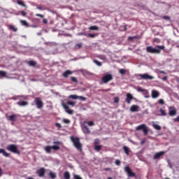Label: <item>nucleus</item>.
Returning a JSON list of instances; mask_svg holds the SVG:
<instances>
[{"mask_svg": "<svg viewBox=\"0 0 179 179\" xmlns=\"http://www.w3.org/2000/svg\"><path fill=\"white\" fill-rule=\"evenodd\" d=\"M164 49V45H157L155 48H153V47H147L146 51L150 54H160L162 50Z\"/></svg>", "mask_w": 179, "mask_h": 179, "instance_id": "1", "label": "nucleus"}, {"mask_svg": "<svg viewBox=\"0 0 179 179\" xmlns=\"http://www.w3.org/2000/svg\"><path fill=\"white\" fill-rule=\"evenodd\" d=\"M71 141L73 142L75 148L79 151L82 152L83 150V145L80 141V138L76 137L74 138V136H71Z\"/></svg>", "mask_w": 179, "mask_h": 179, "instance_id": "2", "label": "nucleus"}, {"mask_svg": "<svg viewBox=\"0 0 179 179\" xmlns=\"http://www.w3.org/2000/svg\"><path fill=\"white\" fill-rule=\"evenodd\" d=\"M60 143L61 142H59V141H57L54 142L53 146H50V145L45 146V152H47V153H51L52 149H53L54 150H59Z\"/></svg>", "mask_w": 179, "mask_h": 179, "instance_id": "3", "label": "nucleus"}, {"mask_svg": "<svg viewBox=\"0 0 179 179\" xmlns=\"http://www.w3.org/2000/svg\"><path fill=\"white\" fill-rule=\"evenodd\" d=\"M76 103L74 101H67V103L66 104L65 103H63L62 106L63 108H64L66 113L68 114H73V110H71L69 108V106H74Z\"/></svg>", "mask_w": 179, "mask_h": 179, "instance_id": "4", "label": "nucleus"}, {"mask_svg": "<svg viewBox=\"0 0 179 179\" xmlns=\"http://www.w3.org/2000/svg\"><path fill=\"white\" fill-rule=\"evenodd\" d=\"M7 150L12 152V153H16L17 155H20V151L19 150L17 145H8L6 148Z\"/></svg>", "mask_w": 179, "mask_h": 179, "instance_id": "5", "label": "nucleus"}, {"mask_svg": "<svg viewBox=\"0 0 179 179\" xmlns=\"http://www.w3.org/2000/svg\"><path fill=\"white\" fill-rule=\"evenodd\" d=\"M34 103L38 109H41L44 107V103L43 100H41V97H36L34 99Z\"/></svg>", "mask_w": 179, "mask_h": 179, "instance_id": "6", "label": "nucleus"}, {"mask_svg": "<svg viewBox=\"0 0 179 179\" xmlns=\"http://www.w3.org/2000/svg\"><path fill=\"white\" fill-rule=\"evenodd\" d=\"M136 129L137 131H143V132H144V135H148V132H149V129L148 128V127H146L145 124H141V125H138V127H136Z\"/></svg>", "mask_w": 179, "mask_h": 179, "instance_id": "7", "label": "nucleus"}, {"mask_svg": "<svg viewBox=\"0 0 179 179\" xmlns=\"http://www.w3.org/2000/svg\"><path fill=\"white\" fill-rule=\"evenodd\" d=\"M113 76L111 74L105 75L102 79L101 81L103 83H108V82H110V80H113Z\"/></svg>", "mask_w": 179, "mask_h": 179, "instance_id": "8", "label": "nucleus"}, {"mask_svg": "<svg viewBox=\"0 0 179 179\" xmlns=\"http://www.w3.org/2000/svg\"><path fill=\"white\" fill-rule=\"evenodd\" d=\"M124 171L127 173V175L129 177H136L135 173L132 171L131 169L129 167V166H126L124 167Z\"/></svg>", "mask_w": 179, "mask_h": 179, "instance_id": "9", "label": "nucleus"}, {"mask_svg": "<svg viewBox=\"0 0 179 179\" xmlns=\"http://www.w3.org/2000/svg\"><path fill=\"white\" fill-rule=\"evenodd\" d=\"M45 169L44 167H41L36 171V174H38V177H44L45 175Z\"/></svg>", "mask_w": 179, "mask_h": 179, "instance_id": "10", "label": "nucleus"}, {"mask_svg": "<svg viewBox=\"0 0 179 179\" xmlns=\"http://www.w3.org/2000/svg\"><path fill=\"white\" fill-rule=\"evenodd\" d=\"M140 78H141V79H144L145 80H152V79H154V76H150V75H149L148 73H144V74H141L139 75Z\"/></svg>", "mask_w": 179, "mask_h": 179, "instance_id": "11", "label": "nucleus"}, {"mask_svg": "<svg viewBox=\"0 0 179 179\" xmlns=\"http://www.w3.org/2000/svg\"><path fill=\"white\" fill-rule=\"evenodd\" d=\"M131 100H134V96L131 93H127L126 94V103L131 104Z\"/></svg>", "mask_w": 179, "mask_h": 179, "instance_id": "12", "label": "nucleus"}, {"mask_svg": "<svg viewBox=\"0 0 179 179\" xmlns=\"http://www.w3.org/2000/svg\"><path fill=\"white\" fill-rule=\"evenodd\" d=\"M176 109L174 108V107H169V115H171V117H174L175 115H176Z\"/></svg>", "mask_w": 179, "mask_h": 179, "instance_id": "13", "label": "nucleus"}, {"mask_svg": "<svg viewBox=\"0 0 179 179\" xmlns=\"http://www.w3.org/2000/svg\"><path fill=\"white\" fill-rule=\"evenodd\" d=\"M151 96L152 99H157L160 96V93L157 90H152Z\"/></svg>", "mask_w": 179, "mask_h": 179, "instance_id": "14", "label": "nucleus"}, {"mask_svg": "<svg viewBox=\"0 0 179 179\" xmlns=\"http://www.w3.org/2000/svg\"><path fill=\"white\" fill-rule=\"evenodd\" d=\"M163 155H165V152H157V153H155V155H154V159H160V157L162 156H163Z\"/></svg>", "mask_w": 179, "mask_h": 179, "instance_id": "15", "label": "nucleus"}, {"mask_svg": "<svg viewBox=\"0 0 179 179\" xmlns=\"http://www.w3.org/2000/svg\"><path fill=\"white\" fill-rule=\"evenodd\" d=\"M138 108H139L138 106H136V105L131 106L130 107V111H131L132 113L138 111Z\"/></svg>", "mask_w": 179, "mask_h": 179, "instance_id": "16", "label": "nucleus"}, {"mask_svg": "<svg viewBox=\"0 0 179 179\" xmlns=\"http://www.w3.org/2000/svg\"><path fill=\"white\" fill-rule=\"evenodd\" d=\"M72 73H73L72 71H69V70L65 71V72H64L63 73V76L64 78H69V76L70 75H72Z\"/></svg>", "mask_w": 179, "mask_h": 179, "instance_id": "17", "label": "nucleus"}, {"mask_svg": "<svg viewBox=\"0 0 179 179\" xmlns=\"http://www.w3.org/2000/svg\"><path fill=\"white\" fill-rule=\"evenodd\" d=\"M17 104L21 107H25L26 106H28L29 103L28 101H18Z\"/></svg>", "mask_w": 179, "mask_h": 179, "instance_id": "18", "label": "nucleus"}, {"mask_svg": "<svg viewBox=\"0 0 179 179\" xmlns=\"http://www.w3.org/2000/svg\"><path fill=\"white\" fill-rule=\"evenodd\" d=\"M83 132L84 134H91V131L90 129V128H88L87 125H84L83 127Z\"/></svg>", "mask_w": 179, "mask_h": 179, "instance_id": "19", "label": "nucleus"}, {"mask_svg": "<svg viewBox=\"0 0 179 179\" xmlns=\"http://www.w3.org/2000/svg\"><path fill=\"white\" fill-rule=\"evenodd\" d=\"M0 153H2L3 156L6 157H9L10 153H8V152H6L5 149L0 148Z\"/></svg>", "mask_w": 179, "mask_h": 179, "instance_id": "20", "label": "nucleus"}, {"mask_svg": "<svg viewBox=\"0 0 179 179\" xmlns=\"http://www.w3.org/2000/svg\"><path fill=\"white\" fill-rule=\"evenodd\" d=\"M64 179H70L71 178V174L69 171H65L64 174Z\"/></svg>", "mask_w": 179, "mask_h": 179, "instance_id": "21", "label": "nucleus"}, {"mask_svg": "<svg viewBox=\"0 0 179 179\" xmlns=\"http://www.w3.org/2000/svg\"><path fill=\"white\" fill-rule=\"evenodd\" d=\"M137 90L138 92H141L142 93H144V94H148V91L145 90V89H142V87H138Z\"/></svg>", "mask_w": 179, "mask_h": 179, "instance_id": "22", "label": "nucleus"}, {"mask_svg": "<svg viewBox=\"0 0 179 179\" xmlns=\"http://www.w3.org/2000/svg\"><path fill=\"white\" fill-rule=\"evenodd\" d=\"M49 176L52 178V179H55L57 178V174L55 173H54L53 171H50L49 172Z\"/></svg>", "mask_w": 179, "mask_h": 179, "instance_id": "23", "label": "nucleus"}, {"mask_svg": "<svg viewBox=\"0 0 179 179\" xmlns=\"http://www.w3.org/2000/svg\"><path fill=\"white\" fill-rule=\"evenodd\" d=\"M8 28H9V29L10 30H12L13 31H14V32H17V27H15V26H13L12 24H10L9 26H8Z\"/></svg>", "mask_w": 179, "mask_h": 179, "instance_id": "24", "label": "nucleus"}, {"mask_svg": "<svg viewBox=\"0 0 179 179\" xmlns=\"http://www.w3.org/2000/svg\"><path fill=\"white\" fill-rule=\"evenodd\" d=\"M20 23L22 24V26H25V27H29V24L27 20H20Z\"/></svg>", "mask_w": 179, "mask_h": 179, "instance_id": "25", "label": "nucleus"}, {"mask_svg": "<svg viewBox=\"0 0 179 179\" xmlns=\"http://www.w3.org/2000/svg\"><path fill=\"white\" fill-rule=\"evenodd\" d=\"M7 73L4 71H0V78H6Z\"/></svg>", "mask_w": 179, "mask_h": 179, "instance_id": "26", "label": "nucleus"}, {"mask_svg": "<svg viewBox=\"0 0 179 179\" xmlns=\"http://www.w3.org/2000/svg\"><path fill=\"white\" fill-rule=\"evenodd\" d=\"M16 117H17V115L15 114H13V115L9 116V120L10 121H16L17 120Z\"/></svg>", "mask_w": 179, "mask_h": 179, "instance_id": "27", "label": "nucleus"}, {"mask_svg": "<svg viewBox=\"0 0 179 179\" xmlns=\"http://www.w3.org/2000/svg\"><path fill=\"white\" fill-rule=\"evenodd\" d=\"M123 150H124V153H126V155H129V148L127 146H123Z\"/></svg>", "mask_w": 179, "mask_h": 179, "instance_id": "28", "label": "nucleus"}, {"mask_svg": "<svg viewBox=\"0 0 179 179\" xmlns=\"http://www.w3.org/2000/svg\"><path fill=\"white\" fill-rule=\"evenodd\" d=\"M28 64L29 65V66H36L37 62H36L35 61H29Z\"/></svg>", "mask_w": 179, "mask_h": 179, "instance_id": "29", "label": "nucleus"}, {"mask_svg": "<svg viewBox=\"0 0 179 179\" xmlns=\"http://www.w3.org/2000/svg\"><path fill=\"white\" fill-rule=\"evenodd\" d=\"M17 3H18V5H20L21 6H24V8H25L26 6L25 3H24V1H22V0H17Z\"/></svg>", "mask_w": 179, "mask_h": 179, "instance_id": "30", "label": "nucleus"}, {"mask_svg": "<svg viewBox=\"0 0 179 179\" xmlns=\"http://www.w3.org/2000/svg\"><path fill=\"white\" fill-rule=\"evenodd\" d=\"M152 127H154V128L157 131H160L162 129V127L160 125H158L157 124H154Z\"/></svg>", "mask_w": 179, "mask_h": 179, "instance_id": "31", "label": "nucleus"}, {"mask_svg": "<svg viewBox=\"0 0 179 179\" xmlns=\"http://www.w3.org/2000/svg\"><path fill=\"white\" fill-rule=\"evenodd\" d=\"M159 112L161 113L160 115H163V116L166 115V110H163V108H160Z\"/></svg>", "mask_w": 179, "mask_h": 179, "instance_id": "32", "label": "nucleus"}, {"mask_svg": "<svg viewBox=\"0 0 179 179\" xmlns=\"http://www.w3.org/2000/svg\"><path fill=\"white\" fill-rule=\"evenodd\" d=\"M95 150H97V152H99L102 149L101 145H97V146H94Z\"/></svg>", "mask_w": 179, "mask_h": 179, "instance_id": "33", "label": "nucleus"}, {"mask_svg": "<svg viewBox=\"0 0 179 179\" xmlns=\"http://www.w3.org/2000/svg\"><path fill=\"white\" fill-rule=\"evenodd\" d=\"M89 30H96L98 31L99 30V27L97 26H91L89 27Z\"/></svg>", "mask_w": 179, "mask_h": 179, "instance_id": "34", "label": "nucleus"}, {"mask_svg": "<svg viewBox=\"0 0 179 179\" xmlns=\"http://www.w3.org/2000/svg\"><path fill=\"white\" fill-rule=\"evenodd\" d=\"M82 47H83V44L82 43H80L79 44L76 45L75 48L76 50H80V48H82Z\"/></svg>", "mask_w": 179, "mask_h": 179, "instance_id": "35", "label": "nucleus"}, {"mask_svg": "<svg viewBox=\"0 0 179 179\" xmlns=\"http://www.w3.org/2000/svg\"><path fill=\"white\" fill-rule=\"evenodd\" d=\"M94 64H96V65H98V66H101L102 63L100 62L99 61H97L96 59H94Z\"/></svg>", "mask_w": 179, "mask_h": 179, "instance_id": "36", "label": "nucleus"}, {"mask_svg": "<svg viewBox=\"0 0 179 179\" xmlns=\"http://www.w3.org/2000/svg\"><path fill=\"white\" fill-rule=\"evenodd\" d=\"M120 73L121 75H125V73H127L126 69H120Z\"/></svg>", "mask_w": 179, "mask_h": 179, "instance_id": "37", "label": "nucleus"}, {"mask_svg": "<svg viewBox=\"0 0 179 179\" xmlns=\"http://www.w3.org/2000/svg\"><path fill=\"white\" fill-rule=\"evenodd\" d=\"M71 81L73 82L74 83H78V79H77V78H75V77L72 76V77L71 78Z\"/></svg>", "mask_w": 179, "mask_h": 179, "instance_id": "38", "label": "nucleus"}, {"mask_svg": "<svg viewBox=\"0 0 179 179\" xmlns=\"http://www.w3.org/2000/svg\"><path fill=\"white\" fill-rule=\"evenodd\" d=\"M158 103L159 104H162V105L165 104V101L163 99H159V100H158Z\"/></svg>", "mask_w": 179, "mask_h": 179, "instance_id": "39", "label": "nucleus"}, {"mask_svg": "<svg viewBox=\"0 0 179 179\" xmlns=\"http://www.w3.org/2000/svg\"><path fill=\"white\" fill-rule=\"evenodd\" d=\"M87 124L90 127H93L94 125V121H89Z\"/></svg>", "mask_w": 179, "mask_h": 179, "instance_id": "40", "label": "nucleus"}, {"mask_svg": "<svg viewBox=\"0 0 179 179\" xmlns=\"http://www.w3.org/2000/svg\"><path fill=\"white\" fill-rule=\"evenodd\" d=\"M99 143H100L99 139H95L94 140V146H97Z\"/></svg>", "mask_w": 179, "mask_h": 179, "instance_id": "41", "label": "nucleus"}, {"mask_svg": "<svg viewBox=\"0 0 179 179\" xmlns=\"http://www.w3.org/2000/svg\"><path fill=\"white\" fill-rule=\"evenodd\" d=\"M70 97H71V99H78V96H76V94H71V95L70 96Z\"/></svg>", "mask_w": 179, "mask_h": 179, "instance_id": "42", "label": "nucleus"}, {"mask_svg": "<svg viewBox=\"0 0 179 179\" xmlns=\"http://www.w3.org/2000/svg\"><path fill=\"white\" fill-rule=\"evenodd\" d=\"M78 99H80V100H82L83 101H85L86 100V97H83V96H78Z\"/></svg>", "mask_w": 179, "mask_h": 179, "instance_id": "43", "label": "nucleus"}, {"mask_svg": "<svg viewBox=\"0 0 179 179\" xmlns=\"http://www.w3.org/2000/svg\"><path fill=\"white\" fill-rule=\"evenodd\" d=\"M20 13L24 17L27 16V13H26V12H24V10H22Z\"/></svg>", "mask_w": 179, "mask_h": 179, "instance_id": "44", "label": "nucleus"}, {"mask_svg": "<svg viewBox=\"0 0 179 179\" xmlns=\"http://www.w3.org/2000/svg\"><path fill=\"white\" fill-rule=\"evenodd\" d=\"M163 19L164 20H170L171 17L169 16H163Z\"/></svg>", "mask_w": 179, "mask_h": 179, "instance_id": "45", "label": "nucleus"}, {"mask_svg": "<svg viewBox=\"0 0 179 179\" xmlns=\"http://www.w3.org/2000/svg\"><path fill=\"white\" fill-rule=\"evenodd\" d=\"M115 164H117V166H120L121 164L120 160L119 159L115 160Z\"/></svg>", "mask_w": 179, "mask_h": 179, "instance_id": "46", "label": "nucleus"}, {"mask_svg": "<svg viewBox=\"0 0 179 179\" xmlns=\"http://www.w3.org/2000/svg\"><path fill=\"white\" fill-rule=\"evenodd\" d=\"M154 42L159 43H161V40H159V38H154Z\"/></svg>", "mask_w": 179, "mask_h": 179, "instance_id": "47", "label": "nucleus"}, {"mask_svg": "<svg viewBox=\"0 0 179 179\" xmlns=\"http://www.w3.org/2000/svg\"><path fill=\"white\" fill-rule=\"evenodd\" d=\"M88 37H91L92 38H94L96 37V34H87Z\"/></svg>", "mask_w": 179, "mask_h": 179, "instance_id": "48", "label": "nucleus"}, {"mask_svg": "<svg viewBox=\"0 0 179 179\" xmlns=\"http://www.w3.org/2000/svg\"><path fill=\"white\" fill-rule=\"evenodd\" d=\"M114 101H115V103H119V101H120L119 97H115Z\"/></svg>", "mask_w": 179, "mask_h": 179, "instance_id": "49", "label": "nucleus"}, {"mask_svg": "<svg viewBox=\"0 0 179 179\" xmlns=\"http://www.w3.org/2000/svg\"><path fill=\"white\" fill-rule=\"evenodd\" d=\"M174 122H179V115L173 119Z\"/></svg>", "mask_w": 179, "mask_h": 179, "instance_id": "50", "label": "nucleus"}, {"mask_svg": "<svg viewBox=\"0 0 179 179\" xmlns=\"http://www.w3.org/2000/svg\"><path fill=\"white\" fill-rule=\"evenodd\" d=\"M63 122H64V124H69L70 123L69 120H66V119L63 120Z\"/></svg>", "mask_w": 179, "mask_h": 179, "instance_id": "51", "label": "nucleus"}, {"mask_svg": "<svg viewBox=\"0 0 179 179\" xmlns=\"http://www.w3.org/2000/svg\"><path fill=\"white\" fill-rule=\"evenodd\" d=\"M43 23H44V24H47L48 23V20L47 19H43Z\"/></svg>", "mask_w": 179, "mask_h": 179, "instance_id": "52", "label": "nucleus"}, {"mask_svg": "<svg viewBox=\"0 0 179 179\" xmlns=\"http://www.w3.org/2000/svg\"><path fill=\"white\" fill-rule=\"evenodd\" d=\"M55 125H56V127H57V128H62L61 124H59V123H58V122H57V123L55 124Z\"/></svg>", "mask_w": 179, "mask_h": 179, "instance_id": "53", "label": "nucleus"}, {"mask_svg": "<svg viewBox=\"0 0 179 179\" xmlns=\"http://www.w3.org/2000/svg\"><path fill=\"white\" fill-rule=\"evenodd\" d=\"M36 16H37L38 17H41V18L44 17L43 15H40V14H36Z\"/></svg>", "mask_w": 179, "mask_h": 179, "instance_id": "54", "label": "nucleus"}, {"mask_svg": "<svg viewBox=\"0 0 179 179\" xmlns=\"http://www.w3.org/2000/svg\"><path fill=\"white\" fill-rule=\"evenodd\" d=\"M134 38H138L137 36H134V37H129V40H134Z\"/></svg>", "mask_w": 179, "mask_h": 179, "instance_id": "55", "label": "nucleus"}, {"mask_svg": "<svg viewBox=\"0 0 179 179\" xmlns=\"http://www.w3.org/2000/svg\"><path fill=\"white\" fill-rule=\"evenodd\" d=\"M2 174H3V169L1 167H0V177H1Z\"/></svg>", "mask_w": 179, "mask_h": 179, "instance_id": "56", "label": "nucleus"}, {"mask_svg": "<svg viewBox=\"0 0 179 179\" xmlns=\"http://www.w3.org/2000/svg\"><path fill=\"white\" fill-rule=\"evenodd\" d=\"M110 170H111V169H110L109 167H107V168L104 169L105 171H110Z\"/></svg>", "mask_w": 179, "mask_h": 179, "instance_id": "57", "label": "nucleus"}, {"mask_svg": "<svg viewBox=\"0 0 179 179\" xmlns=\"http://www.w3.org/2000/svg\"><path fill=\"white\" fill-rule=\"evenodd\" d=\"M160 73H163L164 75H166L165 71H159Z\"/></svg>", "mask_w": 179, "mask_h": 179, "instance_id": "58", "label": "nucleus"}, {"mask_svg": "<svg viewBox=\"0 0 179 179\" xmlns=\"http://www.w3.org/2000/svg\"><path fill=\"white\" fill-rule=\"evenodd\" d=\"M168 78L167 76H164V78H162V80H167Z\"/></svg>", "mask_w": 179, "mask_h": 179, "instance_id": "59", "label": "nucleus"}, {"mask_svg": "<svg viewBox=\"0 0 179 179\" xmlns=\"http://www.w3.org/2000/svg\"><path fill=\"white\" fill-rule=\"evenodd\" d=\"M124 31H127V26H124Z\"/></svg>", "mask_w": 179, "mask_h": 179, "instance_id": "60", "label": "nucleus"}, {"mask_svg": "<svg viewBox=\"0 0 179 179\" xmlns=\"http://www.w3.org/2000/svg\"><path fill=\"white\" fill-rule=\"evenodd\" d=\"M108 179H113L112 177H108Z\"/></svg>", "mask_w": 179, "mask_h": 179, "instance_id": "61", "label": "nucleus"}, {"mask_svg": "<svg viewBox=\"0 0 179 179\" xmlns=\"http://www.w3.org/2000/svg\"><path fill=\"white\" fill-rule=\"evenodd\" d=\"M102 92H108V90H102Z\"/></svg>", "mask_w": 179, "mask_h": 179, "instance_id": "62", "label": "nucleus"}, {"mask_svg": "<svg viewBox=\"0 0 179 179\" xmlns=\"http://www.w3.org/2000/svg\"><path fill=\"white\" fill-rule=\"evenodd\" d=\"M145 141L141 142V143H144Z\"/></svg>", "mask_w": 179, "mask_h": 179, "instance_id": "63", "label": "nucleus"}, {"mask_svg": "<svg viewBox=\"0 0 179 179\" xmlns=\"http://www.w3.org/2000/svg\"><path fill=\"white\" fill-rule=\"evenodd\" d=\"M165 179H170V178H165Z\"/></svg>", "mask_w": 179, "mask_h": 179, "instance_id": "64", "label": "nucleus"}]
</instances>
